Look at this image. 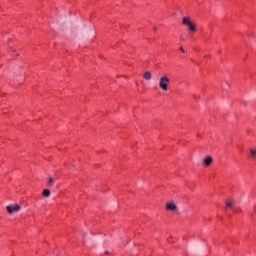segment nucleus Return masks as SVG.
<instances>
[{"label":"nucleus","instance_id":"obj_4","mask_svg":"<svg viewBox=\"0 0 256 256\" xmlns=\"http://www.w3.org/2000/svg\"><path fill=\"white\" fill-rule=\"evenodd\" d=\"M177 210V205L175 202H168L166 204V211H176Z\"/></svg>","mask_w":256,"mask_h":256},{"label":"nucleus","instance_id":"obj_3","mask_svg":"<svg viewBox=\"0 0 256 256\" xmlns=\"http://www.w3.org/2000/svg\"><path fill=\"white\" fill-rule=\"evenodd\" d=\"M182 25H185V27H188L189 31H193V22H191V18L184 17L182 19Z\"/></svg>","mask_w":256,"mask_h":256},{"label":"nucleus","instance_id":"obj_8","mask_svg":"<svg viewBox=\"0 0 256 256\" xmlns=\"http://www.w3.org/2000/svg\"><path fill=\"white\" fill-rule=\"evenodd\" d=\"M250 157H251V159L256 158V150L253 148H250Z\"/></svg>","mask_w":256,"mask_h":256},{"label":"nucleus","instance_id":"obj_9","mask_svg":"<svg viewBox=\"0 0 256 256\" xmlns=\"http://www.w3.org/2000/svg\"><path fill=\"white\" fill-rule=\"evenodd\" d=\"M233 205L234 203L231 201H226V207H228L229 209H233Z\"/></svg>","mask_w":256,"mask_h":256},{"label":"nucleus","instance_id":"obj_7","mask_svg":"<svg viewBox=\"0 0 256 256\" xmlns=\"http://www.w3.org/2000/svg\"><path fill=\"white\" fill-rule=\"evenodd\" d=\"M42 195L43 197H51V191L49 189H44Z\"/></svg>","mask_w":256,"mask_h":256},{"label":"nucleus","instance_id":"obj_10","mask_svg":"<svg viewBox=\"0 0 256 256\" xmlns=\"http://www.w3.org/2000/svg\"><path fill=\"white\" fill-rule=\"evenodd\" d=\"M53 183H55V178L49 177L48 178V185H53Z\"/></svg>","mask_w":256,"mask_h":256},{"label":"nucleus","instance_id":"obj_13","mask_svg":"<svg viewBox=\"0 0 256 256\" xmlns=\"http://www.w3.org/2000/svg\"><path fill=\"white\" fill-rule=\"evenodd\" d=\"M105 253H106V255H109V251H106Z\"/></svg>","mask_w":256,"mask_h":256},{"label":"nucleus","instance_id":"obj_6","mask_svg":"<svg viewBox=\"0 0 256 256\" xmlns=\"http://www.w3.org/2000/svg\"><path fill=\"white\" fill-rule=\"evenodd\" d=\"M143 78L146 80V81H151L153 79V74H151L150 71H146L144 74H143Z\"/></svg>","mask_w":256,"mask_h":256},{"label":"nucleus","instance_id":"obj_1","mask_svg":"<svg viewBox=\"0 0 256 256\" xmlns=\"http://www.w3.org/2000/svg\"><path fill=\"white\" fill-rule=\"evenodd\" d=\"M169 83H170L169 77L162 76L160 78V80H159V87H160V89H162V91H168Z\"/></svg>","mask_w":256,"mask_h":256},{"label":"nucleus","instance_id":"obj_5","mask_svg":"<svg viewBox=\"0 0 256 256\" xmlns=\"http://www.w3.org/2000/svg\"><path fill=\"white\" fill-rule=\"evenodd\" d=\"M203 163L206 167H209L212 165L213 163V157L211 156H207L204 160H203Z\"/></svg>","mask_w":256,"mask_h":256},{"label":"nucleus","instance_id":"obj_2","mask_svg":"<svg viewBox=\"0 0 256 256\" xmlns=\"http://www.w3.org/2000/svg\"><path fill=\"white\" fill-rule=\"evenodd\" d=\"M6 209L10 215H13V213H19L21 211V206L19 204L8 205Z\"/></svg>","mask_w":256,"mask_h":256},{"label":"nucleus","instance_id":"obj_11","mask_svg":"<svg viewBox=\"0 0 256 256\" xmlns=\"http://www.w3.org/2000/svg\"><path fill=\"white\" fill-rule=\"evenodd\" d=\"M180 51H182V53H185V49H183V47L180 48Z\"/></svg>","mask_w":256,"mask_h":256},{"label":"nucleus","instance_id":"obj_12","mask_svg":"<svg viewBox=\"0 0 256 256\" xmlns=\"http://www.w3.org/2000/svg\"><path fill=\"white\" fill-rule=\"evenodd\" d=\"M10 51H12L13 53H15V49H13V48H11V47H10Z\"/></svg>","mask_w":256,"mask_h":256}]
</instances>
